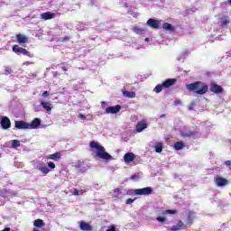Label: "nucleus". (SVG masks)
<instances>
[{
  "label": "nucleus",
  "instance_id": "1",
  "mask_svg": "<svg viewBox=\"0 0 231 231\" xmlns=\"http://www.w3.org/2000/svg\"><path fill=\"white\" fill-rule=\"evenodd\" d=\"M90 148L96 149L97 158H100L101 160H113V156L106 152V148L100 145V143L92 141L90 142Z\"/></svg>",
  "mask_w": 231,
  "mask_h": 231
},
{
  "label": "nucleus",
  "instance_id": "2",
  "mask_svg": "<svg viewBox=\"0 0 231 231\" xmlns=\"http://www.w3.org/2000/svg\"><path fill=\"white\" fill-rule=\"evenodd\" d=\"M186 88L187 89H189V91H195L197 95H205V93L208 91V86H207V84L200 81H196V82L188 84Z\"/></svg>",
  "mask_w": 231,
  "mask_h": 231
},
{
  "label": "nucleus",
  "instance_id": "3",
  "mask_svg": "<svg viewBox=\"0 0 231 231\" xmlns=\"http://www.w3.org/2000/svg\"><path fill=\"white\" fill-rule=\"evenodd\" d=\"M128 196H133V194H135V196H149V194H152V188L146 187L142 189H130L126 192Z\"/></svg>",
  "mask_w": 231,
  "mask_h": 231
},
{
  "label": "nucleus",
  "instance_id": "4",
  "mask_svg": "<svg viewBox=\"0 0 231 231\" xmlns=\"http://www.w3.org/2000/svg\"><path fill=\"white\" fill-rule=\"evenodd\" d=\"M13 51L17 55H25L26 57H30L32 59L33 54L28 51L26 49L20 47L19 45L13 46Z\"/></svg>",
  "mask_w": 231,
  "mask_h": 231
},
{
  "label": "nucleus",
  "instance_id": "5",
  "mask_svg": "<svg viewBox=\"0 0 231 231\" xmlns=\"http://www.w3.org/2000/svg\"><path fill=\"white\" fill-rule=\"evenodd\" d=\"M0 125L2 129H10V127H12V122L10 121V118H8V116H1L0 117Z\"/></svg>",
  "mask_w": 231,
  "mask_h": 231
},
{
  "label": "nucleus",
  "instance_id": "6",
  "mask_svg": "<svg viewBox=\"0 0 231 231\" xmlns=\"http://www.w3.org/2000/svg\"><path fill=\"white\" fill-rule=\"evenodd\" d=\"M122 106L120 105H116L114 106H107L105 110L106 115H116L120 113Z\"/></svg>",
  "mask_w": 231,
  "mask_h": 231
},
{
  "label": "nucleus",
  "instance_id": "7",
  "mask_svg": "<svg viewBox=\"0 0 231 231\" xmlns=\"http://www.w3.org/2000/svg\"><path fill=\"white\" fill-rule=\"evenodd\" d=\"M57 15H60V14L59 13L45 12L43 14H41L40 17L43 21H50L51 19H55V17H57Z\"/></svg>",
  "mask_w": 231,
  "mask_h": 231
},
{
  "label": "nucleus",
  "instance_id": "8",
  "mask_svg": "<svg viewBox=\"0 0 231 231\" xmlns=\"http://www.w3.org/2000/svg\"><path fill=\"white\" fill-rule=\"evenodd\" d=\"M76 169H78L79 172H86L87 171L89 170V166L88 163L82 161H79L76 164Z\"/></svg>",
  "mask_w": 231,
  "mask_h": 231
},
{
  "label": "nucleus",
  "instance_id": "9",
  "mask_svg": "<svg viewBox=\"0 0 231 231\" xmlns=\"http://www.w3.org/2000/svg\"><path fill=\"white\" fill-rule=\"evenodd\" d=\"M146 24L152 28L153 30H158L160 28V21L150 18L147 20Z\"/></svg>",
  "mask_w": 231,
  "mask_h": 231
},
{
  "label": "nucleus",
  "instance_id": "10",
  "mask_svg": "<svg viewBox=\"0 0 231 231\" xmlns=\"http://www.w3.org/2000/svg\"><path fill=\"white\" fill-rule=\"evenodd\" d=\"M125 194H126L125 189H124L122 188H116L114 189L113 197L120 199V198H124V196H125Z\"/></svg>",
  "mask_w": 231,
  "mask_h": 231
},
{
  "label": "nucleus",
  "instance_id": "11",
  "mask_svg": "<svg viewBox=\"0 0 231 231\" xmlns=\"http://www.w3.org/2000/svg\"><path fill=\"white\" fill-rule=\"evenodd\" d=\"M14 127L16 129H30L29 123H26L23 120L15 121Z\"/></svg>",
  "mask_w": 231,
  "mask_h": 231
},
{
  "label": "nucleus",
  "instance_id": "12",
  "mask_svg": "<svg viewBox=\"0 0 231 231\" xmlns=\"http://www.w3.org/2000/svg\"><path fill=\"white\" fill-rule=\"evenodd\" d=\"M41 126V118L35 117L31 123H29V129H39Z\"/></svg>",
  "mask_w": 231,
  "mask_h": 231
},
{
  "label": "nucleus",
  "instance_id": "13",
  "mask_svg": "<svg viewBox=\"0 0 231 231\" xmlns=\"http://www.w3.org/2000/svg\"><path fill=\"white\" fill-rule=\"evenodd\" d=\"M156 214H158V216H167V214H178V211L176 209H167V210H162V209H157Z\"/></svg>",
  "mask_w": 231,
  "mask_h": 231
},
{
  "label": "nucleus",
  "instance_id": "14",
  "mask_svg": "<svg viewBox=\"0 0 231 231\" xmlns=\"http://www.w3.org/2000/svg\"><path fill=\"white\" fill-rule=\"evenodd\" d=\"M136 159V155L133 152H126L124 155V160L125 163H131V162H134Z\"/></svg>",
  "mask_w": 231,
  "mask_h": 231
},
{
  "label": "nucleus",
  "instance_id": "15",
  "mask_svg": "<svg viewBox=\"0 0 231 231\" xmlns=\"http://www.w3.org/2000/svg\"><path fill=\"white\" fill-rule=\"evenodd\" d=\"M210 91L212 93H216L217 95L219 93H223V88L221 86L216 84V83H211L210 85Z\"/></svg>",
  "mask_w": 231,
  "mask_h": 231
},
{
  "label": "nucleus",
  "instance_id": "16",
  "mask_svg": "<svg viewBox=\"0 0 231 231\" xmlns=\"http://www.w3.org/2000/svg\"><path fill=\"white\" fill-rule=\"evenodd\" d=\"M215 183H216L217 187H225V185H227L228 180L222 177H217V178H215Z\"/></svg>",
  "mask_w": 231,
  "mask_h": 231
},
{
  "label": "nucleus",
  "instance_id": "17",
  "mask_svg": "<svg viewBox=\"0 0 231 231\" xmlns=\"http://www.w3.org/2000/svg\"><path fill=\"white\" fill-rule=\"evenodd\" d=\"M79 228H80V230H83V231H92L93 230V227L91 226V225H89V223L84 222V221L79 222Z\"/></svg>",
  "mask_w": 231,
  "mask_h": 231
},
{
  "label": "nucleus",
  "instance_id": "18",
  "mask_svg": "<svg viewBox=\"0 0 231 231\" xmlns=\"http://www.w3.org/2000/svg\"><path fill=\"white\" fill-rule=\"evenodd\" d=\"M176 84V79H168L162 82V87L167 89V88H171V86H174Z\"/></svg>",
  "mask_w": 231,
  "mask_h": 231
},
{
  "label": "nucleus",
  "instance_id": "19",
  "mask_svg": "<svg viewBox=\"0 0 231 231\" xmlns=\"http://www.w3.org/2000/svg\"><path fill=\"white\" fill-rule=\"evenodd\" d=\"M60 152H55L46 156L47 160H52L53 162H59L60 160Z\"/></svg>",
  "mask_w": 231,
  "mask_h": 231
},
{
  "label": "nucleus",
  "instance_id": "20",
  "mask_svg": "<svg viewBox=\"0 0 231 231\" xmlns=\"http://www.w3.org/2000/svg\"><path fill=\"white\" fill-rule=\"evenodd\" d=\"M42 107H43V109H45L47 111V113H51V104H50V102H46V101H41L40 102Z\"/></svg>",
  "mask_w": 231,
  "mask_h": 231
},
{
  "label": "nucleus",
  "instance_id": "21",
  "mask_svg": "<svg viewBox=\"0 0 231 231\" xmlns=\"http://www.w3.org/2000/svg\"><path fill=\"white\" fill-rule=\"evenodd\" d=\"M16 40L20 44H26V42H28V38L23 34H17Z\"/></svg>",
  "mask_w": 231,
  "mask_h": 231
},
{
  "label": "nucleus",
  "instance_id": "22",
  "mask_svg": "<svg viewBox=\"0 0 231 231\" xmlns=\"http://www.w3.org/2000/svg\"><path fill=\"white\" fill-rule=\"evenodd\" d=\"M144 129H147V124L145 122H139L136 125L137 133H142Z\"/></svg>",
  "mask_w": 231,
  "mask_h": 231
},
{
  "label": "nucleus",
  "instance_id": "23",
  "mask_svg": "<svg viewBox=\"0 0 231 231\" xmlns=\"http://www.w3.org/2000/svg\"><path fill=\"white\" fill-rule=\"evenodd\" d=\"M123 97H125V98H135L136 93L133 91H123Z\"/></svg>",
  "mask_w": 231,
  "mask_h": 231
},
{
  "label": "nucleus",
  "instance_id": "24",
  "mask_svg": "<svg viewBox=\"0 0 231 231\" xmlns=\"http://www.w3.org/2000/svg\"><path fill=\"white\" fill-rule=\"evenodd\" d=\"M163 30H166L167 32H174L175 28L172 26V24L169 23H165L162 24Z\"/></svg>",
  "mask_w": 231,
  "mask_h": 231
},
{
  "label": "nucleus",
  "instance_id": "25",
  "mask_svg": "<svg viewBox=\"0 0 231 231\" xmlns=\"http://www.w3.org/2000/svg\"><path fill=\"white\" fill-rule=\"evenodd\" d=\"M187 57H189V52L184 51L177 57V60H179V62L184 61Z\"/></svg>",
  "mask_w": 231,
  "mask_h": 231
},
{
  "label": "nucleus",
  "instance_id": "26",
  "mask_svg": "<svg viewBox=\"0 0 231 231\" xmlns=\"http://www.w3.org/2000/svg\"><path fill=\"white\" fill-rule=\"evenodd\" d=\"M185 147V143L183 142H176L174 143V149L175 151H181Z\"/></svg>",
  "mask_w": 231,
  "mask_h": 231
},
{
  "label": "nucleus",
  "instance_id": "27",
  "mask_svg": "<svg viewBox=\"0 0 231 231\" xmlns=\"http://www.w3.org/2000/svg\"><path fill=\"white\" fill-rule=\"evenodd\" d=\"M155 152H162L163 151V143H156L154 145Z\"/></svg>",
  "mask_w": 231,
  "mask_h": 231
},
{
  "label": "nucleus",
  "instance_id": "28",
  "mask_svg": "<svg viewBox=\"0 0 231 231\" xmlns=\"http://www.w3.org/2000/svg\"><path fill=\"white\" fill-rule=\"evenodd\" d=\"M33 225L37 228H42V226H44V222L42 221V219H36L34 220Z\"/></svg>",
  "mask_w": 231,
  "mask_h": 231
},
{
  "label": "nucleus",
  "instance_id": "29",
  "mask_svg": "<svg viewBox=\"0 0 231 231\" xmlns=\"http://www.w3.org/2000/svg\"><path fill=\"white\" fill-rule=\"evenodd\" d=\"M133 32L134 33H137V35H142V33H143V32H145V29H142L139 26H136V27L133 28Z\"/></svg>",
  "mask_w": 231,
  "mask_h": 231
},
{
  "label": "nucleus",
  "instance_id": "30",
  "mask_svg": "<svg viewBox=\"0 0 231 231\" xmlns=\"http://www.w3.org/2000/svg\"><path fill=\"white\" fill-rule=\"evenodd\" d=\"M229 23H230V20L226 16L220 19L221 26H226V24H228Z\"/></svg>",
  "mask_w": 231,
  "mask_h": 231
},
{
  "label": "nucleus",
  "instance_id": "31",
  "mask_svg": "<svg viewBox=\"0 0 231 231\" xmlns=\"http://www.w3.org/2000/svg\"><path fill=\"white\" fill-rule=\"evenodd\" d=\"M12 147L13 149H17V147H21V142L19 140H12Z\"/></svg>",
  "mask_w": 231,
  "mask_h": 231
},
{
  "label": "nucleus",
  "instance_id": "32",
  "mask_svg": "<svg viewBox=\"0 0 231 231\" xmlns=\"http://www.w3.org/2000/svg\"><path fill=\"white\" fill-rule=\"evenodd\" d=\"M153 91H154L155 93H162V91H163V84H159V85H157V86L154 88Z\"/></svg>",
  "mask_w": 231,
  "mask_h": 231
},
{
  "label": "nucleus",
  "instance_id": "33",
  "mask_svg": "<svg viewBox=\"0 0 231 231\" xmlns=\"http://www.w3.org/2000/svg\"><path fill=\"white\" fill-rule=\"evenodd\" d=\"M38 171H40L41 172H42V174H49L50 170L48 169V167H38Z\"/></svg>",
  "mask_w": 231,
  "mask_h": 231
},
{
  "label": "nucleus",
  "instance_id": "34",
  "mask_svg": "<svg viewBox=\"0 0 231 231\" xmlns=\"http://www.w3.org/2000/svg\"><path fill=\"white\" fill-rule=\"evenodd\" d=\"M14 70H12V68L10 67H5V70H4V74L5 75H12Z\"/></svg>",
  "mask_w": 231,
  "mask_h": 231
},
{
  "label": "nucleus",
  "instance_id": "35",
  "mask_svg": "<svg viewBox=\"0 0 231 231\" xmlns=\"http://www.w3.org/2000/svg\"><path fill=\"white\" fill-rule=\"evenodd\" d=\"M130 180H132L133 181H138V180H140V175L138 173H134L130 177Z\"/></svg>",
  "mask_w": 231,
  "mask_h": 231
},
{
  "label": "nucleus",
  "instance_id": "36",
  "mask_svg": "<svg viewBox=\"0 0 231 231\" xmlns=\"http://www.w3.org/2000/svg\"><path fill=\"white\" fill-rule=\"evenodd\" d=\"M156 221H158V223H165V221H167V217L159 216L156 217Z\"/></svg>",
  "mask_w": 231,
  "mask_h": 231
},
{
  "label": "nucleus",
  "instance_id": "37",
  "mask_svg": "<svg viewBox=\"0 0 231 231\" xmlns=\"http://www.w3.org/2000/svg\"><path fill=\"white\" fill-rule=\"evenodd\" d=\"M59 41L60 42H68V41H69V36L61 37Z\"/></svg>",
  "mask_w": 231,
  "mask_h": 231
},
{
  "label": "nucleus",
  "instance_id": "38",
  "mask_svg": "<svg viewBox=\"0 0 231 231\" xmlns=\"http://www.w3.org/2000/svg\"><path fill=\"white\" fill-rule=\"evenodd\" d=\"M171 231H178V230H181L180 227L178 226V224L172 226L170 229Z\"/></svg>",
  "mask_w": 231,
  "mask_h": 231
},
{
  "label": "nucleus",
  "instance_id": "39",
  "mask_svg": "<svg viewBox=\"0 0 231 231\" xmlns=\"http://www.w3.org/2000/svg\"><path fill=\"white\" fill-rule=\"evenodd\" d=\"M47 165H48L49 169H55V162H47Z\"/></svg>",
  "mask_w": 231,
  "mask_h": 231
},
{
  "label": "nucleus",
  "instance_id": "40",
  "mask_svg": "<svg viewBox=\"0 0 231 231\" xmlns=\"http://www.w3.org/2000/svg\"><path fill=\"white\" fill-rule=\"evenodd\" d=\"M133 203H134V199H128L126 200V205H133Z\"/></svg>",
  "mask_w": 231,
  "mask_h": 231
},
{
  "label": "nucleus",
  "instance_id": "41",
  "mask_svg": "<svg viewBox=\"0 0 231 231\" xmlns=\"http://www.w3.org/2000/svg\"><path fill=\"white\" fill-rule=\"evenodd\" d=\"M177 226H178V227L179 228H183V226H184V224H183V222L181 221V220H180L178 223H177Z\"/></svg>",
  "mask_w": 231,
  "mask_h": 231
},
{
  "label": "nucleus",
  "instance_id": "42",
  "mask_svg": "<svg viewBox=\"0 0 231 231\" xmlns=\"http://www.w3.org/2000/svg\"><path fill=\"white\" fill-rule=\"evenodd\" d=\"M106 231H116V226L115 225H112Z\"/></svg>",
  "mask_w": 231,
  "mask_h": 231
},
{
  "label": "nucleus",
  "instance_id": "43",
  "mask_svg": "<svg viewBox=\"0 0 231 231\" xmlns=\"http://www.w3.org/2000/svg\"><path fill=\"white\" fill-rule=\"evenodd\" d=\"M61 69L63 71H68L69 69V65H67V66H61Z\"/></svg>",
  "mask_w": 231,
  "mask_h": 231
},
{
  "label": "nucleus",
  "instance_id": "44",
  "mask_svg": "<svg viewBox=\"0 0 231 231\" xmlns=\"http://www.w3.org/2000/svg\"><path fill=\"white\" fill-rule=\"evenodd\" d=\"M185 136L190 137V136H194L193 132H188L186 134H184Z\"/></svg>",
  "mask_w": 231,
  "mask_h": 231
},
{
  "label": "nucleus",
  "instance_id": "45",
  "mask_svg": "<svg viewBox=\"0 0 231 231\" xmlns=\"http://www.w3.org/2000/svg\"><path fill=\"white\" fill-rule=\"evenodd\" d=\"M225 165L226 167H231V161H226Z\"/></svg>",
  "mask_w": 231,
  "mask_h": 231
},
{
  "label": "nucleus",
  "instance_id": "46",
  "mask_svg": "<svg viewBox=\"0 0 231 231\" xmlns=\"http://www.w3.org/2000/svg\"><path fill=\"white\" fill-rule=\"evenodd\" d=\"M79 193H80V191L79 189H74V191H73L74 196H79Z\"/></svg>",
  "mask_w": 231,
  "mask_h": 231
},
{
  "label": "nucleus",
  "instance_id": "47",
  "mask_svg": "<svg viewBox=\"0 0 231 231\" xmlns=\"http://www.w3.org/2000/svg\"><path fill=\"white\" fill-rule=\"evenodd\" d=\"M42 97H50V92H48V91H43Z\"/></svg>",
  "mask_w": 231,
  "mask_h": 231
},
{
  "label": "nucleus",
  "instance_id": "48",
  "mask_svg": "<svg viewBox=\"0 0 231 231\" xmlns=\"http://www.w3.org/2000/svg\"><path fill=\"white\" fill-rule=\"evenodd\" d=\"M189 111H193L194 110V103L190 104V106H189Z\"/></svg>",
  "mask_w": 231,
  "mask_h": 231
},
{
  "label": "nucleus",
  "instance_id": "49",
  "mask_svg": "<svg viewBox=\"0 0 231 231\" xmlns=\"http://www.w3.org/2000/svg\"><path fill=\"white\" fill-rule=\"evenodd\" d=\"M79 118L81 120H86V116L84 114H79Z\"/></svg>",
  "mask_w": 231,
  "mask_h": 231
},
{
  "label": "nucleus",
  "instance_id": "50",
  "mask_svg": "<svg viewBox=\"0 0 231 231\" xmlns=\"http://www.w3.org/2000/svg\"><path fill=\"white\" fill-rule=\"evenodd\" d=\"M175 106H180V104H181L180 100H175L174 102Z\"/></svg>",
  "mask_w": 231,
  "mask_h": 231
},
{
  "label": "nucleus",
  "instance_id": "51",
  "mask_svg": "<svg viewBox=\"0 0 231 231\" xmlns=\"http://www.w3.org/2000/svg\"><path fill=\"white\" fill-rule=\"evenodd\" d=\"M101 105H102L103 109H106V101H102Z\"/></svg>",
  "mask_w": 231,
  "mask_h": 231
},
{
  "label": "nucleus",
  "instance_id": "52",
  "mask_svg": "<svg viewBox=\"0 0 231 231\" xmlns=\"http://www.w3.org/2000/svg\"><path fill=\"white\" fill-rule=\"evenodd\" d=\"M10 230H12L10 227H5V228H4V229L1 230V231H10Z\"/></svg>",
  "mask_w": 231,
  "mask_h": 231
},
{
  "label": "nucleus",
  "instance_id": "53",
  "mask_svg": "<svg viewBox=\"0 0 231 231\" xmlns=\"http://www.w3.org/2000/svg\"><path fill=\"white\" fill-rule=\"evenodd\" d=\"M78 30L82 31V30H86V28L85 27H80V28H78Z\"/></svg>",
  "mask_w": 231,
  "mask_h": 231
},
{
  "label": "nucleus",
  "instance_id": "54",
  "mask_svg": "<svg viewBox=\"0 0 231 231\" xmlns=\"http://www.w3.org/2000/svg\"><path fill=\"white\" fill-rule=\"evenodd\" d=\"M160 118H165V114L161 115Z\"/></svg>",
  "mask_w": 231,
  "mask_h": 231
},
{
  "label": "nucleus",
  "instance_id": "55",
  "mask_svg": "<svg viewBox=\"0 0 231 231\" xmlns=\"http://www.w3.org/2000/svg\"><path fill=\"white\" fill-rule=\"evenodd\" d=\"M144 41H145V42H149L150 40H149V38H145Z\"/></svg>",
  "mask_w": 231,
  "mask_h": 231
},
{
  "label": "nucleus",
  "instance_id": "56",
  "mask_svg": "<svg viewBox=\"0 0 231 231\" xmlns=\"http://www.w3.org/2000/svg\"><path fill=\"white\" fill-rule=\"evenodd\" d=\"M227 5H231V0L226 1Z\"/></svg>",
  "mask_w": 231,
  "mask_h": 231
}]
</instances>
